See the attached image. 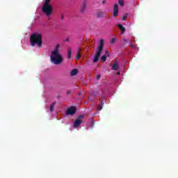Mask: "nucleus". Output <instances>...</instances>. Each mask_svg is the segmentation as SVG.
I'll use <instances>...</instances> for the list:
<instances>
[{"mask_svg":"<svg viewBox=\"0 0 178 178\" xmlns=\"http://www.w3.org/2000/svg\"><path fill=\"white\" fill-rule=\"evenodd\" d=\"M29 41L31 47H38L41 48L42 47V35L38 32L32 33L29 38Z\"/></svg>","mask_w":178,"mask_h":178,"instance_id":"f257e3e1","label":"nucleus"},{"mask_svg":"<svg viewBox=\"0 0 178 178\" xmlns=\"http://www.w3.org/2000/svg\"><path fill=\"white\" fill-rule=\"evenodd\" d=\"M50 59L52 63H54V65H60V63H62V60L63 58L62 57V55L59 54V44H57L55 50L51 51Z\"/></svg>","mask_w":178,"mask_h":178,"instance_id":"f03ea898","label":"nucleus"},{"mask_svg":"<svg viewBox=\"0 0 178 178\" xmlns=\"http://www.w3.org/2000/svg\"><path fill=\"white\" fill-rule=\"evenodd\" d=\"M104 45H105V43L104 42V40L102 39V40H100L99 44L97 47V50L96 54L93 59V63H97V62H98V60H99L101 54H102V51L104 49Z\"/></svg>","mask_w":178,"mask_h":178,"instance_id":"7ed1b4c3","label":"nucleus"},{"mask_svg":"<svg viewBox=\"0 0 178 178\" xmlns=\"http://www.w3.org/2000/svg\"><path fill=\"white\" fill-rule=\"evenodd\" d=\"M52 6H43L42 8V11L47 16H51V15H52Z\"/></svg>","mask_w":178,"mask_h":178,"instance_id":"20e7f679","label":"nucleus"},{"mask_svg":"<svg viewBox=\"0 0 178 178\" xmlns=\"http://www.w3.org/2000/svg\"><path fill=\"white\" fill-rule=\"evenodd\" d=\"M87 6H88L87 1L83 0L80 6V10H79L80 13H81L82 15H84V13H86V10H87Z\"/></svg>","mask_w":178,"mask_h":178,"instance_id":"39448f33","label":"nucleus"},{"mask_svg":"<svg viewBox=\"0 0 178 178\" xmlns=\"http://www.w3.org/2000/svg\"><path fill=\"white\" fill-rule=\"evenodd\" d=\"M77 112V108L76 106H71L67 109L65 115L69 116V115H74Z\"/></svg>","mask_w":178,"mask_h":178,"instance_id":"423d86ee","label":"nucleus"},{"mask_svg":"<svg viewBox=\"0 0 178 178\" xmlns=\"http://www.w3.org/2000/svg\"><path fill=\"white\" fill-rule=\"evenodd\" d=\"M119 15V5L115 4L113 7V16L116 17Z\"/></svg>","mask_w":178,"mask_h":178,"instance_id":"0eeeda50","label":"nucleus"},{"mask_svg":"<svg viewBox=\"0 0 178 178\" xmlns=\"http://www.w3.org/2000/svg\"><path fill=\"white\" fill-rule=\"evenodd\" d=\"M83 123V121L80 119H76L74 122V129H77V127H80V124Z\"/></svg>","mask_w":178,"mask_h":178,"instance_id":"6e6552de","label":"nucleus"},{"mask_svg":"<svg viewBox=\"0 0 178 178\" xmlns=\"http://www.w3.org/2000/svg\"><path fill=\"white\" fill-rule=\"evenodd\" d=\"M112 70H119V65H118V60H115L114 64L111 67Z\"/></svg>","mask_w":178,"mask_h":178,"instance_id":"1a4fd4ad","label":"nucleus"},{"mask_svg":"<svg viewBox=\"0 0 178 178\" xmlns=\"http://www.w3.org/2000/svg\"><path fill=\"white\" fill-rule=\"evenodd\" d=\"M118 27H119L120 30L121 31V34H124V32L126 31V28L123 26V25L119 24H118Z\"/></svg>","mask_w":178,"mask_h":178,"instance_id":"9d476101","label":"nucleus"},{"mask_svg":"<svg viewBox=\"0 0 178 178\" xmlns=\"http://www.w3.org/2000/svg\"><path fill=\"white\" fill-rule=\"evenodd\" d=\"M67 58L68 59H70L72 58V47H69L67 50Z\"/></svg>","mask_w":178,"mask_h":178,"instance_id":"9b49d317","label":"nucleus"},{"mask_svg":"<svg viewBox=\"0 0 178 178\" xmlns=\"http://www.w3.org/2000/svg\"><path fill=\"white\" fill-rule=\"evenodd\" d=\"M77 73H79V70L77 69H73L71 71L70 75L71 76H76V74H77Z\"/></svg>","mask_w":178,"mask_h":178,"instance_id":"f8f14e48","label":"nucleus"},{"mask_svg":"<svg viewBox=\"0 0 178 178\" xmlns=\"http://www.w3.org/2000/svg\"><path fill=\"white\" fill-rule=\"evenodd\" d=\"M81 51V49L80 48L78 49V53L76 54V56L75 58V60H79V59H80V57L81 56V55L80 54V51Z\"/></svg>","mask_w":178,"mask_h":178,"instance_id":"ddd939ff","label":"nucleus"},{"mask_svg":"<svg viewBox=\"0 0 178 178\" xmlns=\"http://www.w3.org/2000/svg\"><path fill=\"white\" fill-rule=\"evenodd\" d=\"M97 19H102V12L98 11L96 15Z\"/></svg>","mask_w":178,"mask_h":178,"instance_id":"4468645a","label":"nucleus"},{"mask_svg":"<svg viewBox=\"0 0 178 178\" xmlns=\"http://www.w3.org/2000/svg\"><path fill=\"white\" fill-rule=\"evenodd\" d=\"M55 105H56V102H54L50 106V112H54V108H55Z\"/></svg>","mask_w":178,"mask_h":178,"instance_id":"2eb2a0df","label":"nucleus"},{"mask_svg":"<svg viewBox=\"0 0 178 178\" xmlns=\"http://www.w3.org/2000/svg\"><path fill=\"white\" fill-rule=\"evenodd\" d=\"M101 62H106V55H103L100 58Z\"/></svg>","mask_w":178,"mask_h":178,"instance_id":"dca6fc26","label":"nucleus"},{"mask_svg":"<svg viewBox=\"0 0 178 178\" xmlns=\"http://www.w3.org/2000/svg\"><path fill=\"white\" fill-rule=\"evenodd\" d=\"M51 2V0H45L43 6H51V4H49V3Z\"/></svg>","mask_w":178,"mask_h":178,"instance_id":"f3484780","label":"nucleus"},{"mask_svg":"<svg viewBox=\"0 0 178 178\" xmlns=\"http://www.w3.org/2000/svg\"><path fill=\"white\" fill-rule=\"evenodd\" d=\"M118 3L122 7L124 6V1L123 0H118Z\"/></svg>","mask_w":178,"mask_h":178,"instance_id":"a211bd4d","label":"nucleus"},{"mask_svg":"<svg viewBox=\"0 0 178 178\" xmlns=\"http://www.w3.org/2000/svg\"><path fill=\"white\" fill-rule=\"evenodd\" d=\"M116 41H118V38H113L111 40V44H115V42H116Z\"/></svg>","mask_w":178,"mask_h":178,"instance_id":"6ab92c4d","label":"nucleus"},{"mask_svg":"<svg viewBox=\"0 0 178 178\" xmlns=\"http://www.w3.org/2000/svg\"><path fill=\"white\" fill-rule=\"evenodd\" d=\"M99 105H100L101 106H104V104H105V103H104V99H102V101L99 100Z\"/></svg>","mask_w":178,"mask_h":178,"instance_id":"aec40b11","label":"nucleus"},{"mask_svg":"<svg viewBox=\"0 0 178 178\" xmlns=\"http://www.w3.org/2000/svg\"><path fill=\"white\" fill-rule=\"evenodd\" d=\"M127 14H125L123 17H122V20H126V19H127Z\"/></svg>","mask_w":178,"mask_h":178,"instance_id":"412c9836","label":"nucleus"},{"mask_svg":"<svg viewBox=\"0 0 178 178\" xmlns=\"http://www.w3.org/2000/svg\"><path fill=\"white\" fill-rule=\"evenodd\" d=\"M78 118L79 119H84V115H79Z\"/></svg>","mask_w":178,"mask_h":178,"instance_id":"4be33fe9","label":"nucleus"},{"mask_svg":"<svg viewBox=\"0 0 178 178\" xmlns=\"http://www.w3.org/2000/svg\"><path fill=\"white\" fill-rule=\"evenodd\" d=\"M97 109H98V111H102V106H99L98 107H97Z\"/></svg>","mask_w":178,"mask_h":178,"instance_id":"5701e85b","label":"nucleus"},{"mask_svg":"<svg viewBox=\"0 0 178 178\" xmlns=\"http://www.w3.org/2000/svg\"><path fill=\"white\" fill-rule=\"evenodd\" d=\"M101 79V74H97V80H99Z\"/></svg>","mask_w":178,"mask_h":178,"instance_id":"b1692460","label":"nucleus"},{"mask_svg":"<svg viewBox=\"0 0 178 178\" xmlns=\"http://www.w3.org/2000/svg\"><path fill=\"white\" fill-rule=\"evenodd\" d=\"M65 19V15L63 14L61 15L60 20H63Z\"/></svg>","mask_w":178,"mask_h":178,"instance_id":"393cba45","label":"nucleus"},{"mask_svg":"<svg viewBox=\"0 0 178 178\" xmlns=\"http://www.w3.org/2000/svg\"><path fill=\"white\" fill-rule=\"evenodd\" d=\"M70 92H71L70 90H67V92H66L67 95H69V94H70Z\"/></svg>","mask_w":178,"mask_h":178,"instance_id":"a878e982","label":"nucleus"},{"mask_svg":"<svg viewBox=\"0 0 178 178\" xmlns=\"http://www.w3.org/2000/svg\"><path fill=\"white\" fill-rule=\"evenodd\" d=\"M129 47H131V48H134L135 46H134V44H129Z\"/></svg>","mask_w":178,"mask_h":178,"instance_id":"bb28decb","label":"nucleus"},{"mask_svg":"<svg viewBox=\"0 0 178 178\" xmlns=\"http://www.w3.org/2000/svg\"><path fill=\"white\" fill-rule=\"evenodd\" d=\"M106 54L107 55V56H109V51H106Z\"/></svg>","mask_w":178,"mask_h":178,"instance_id":"cd10ccee","label":"nucleus"},{"mask_svg":"<svg viewBox=\"0 0 178 178\" xmlns=\"http://www.w3.org/2000/svg\"><path fill=\"white\" fill-rule=\"evenodd\" d=\"M105 2H106V1H105V0H103V1H102L103 5H105Z\"/></svg>","mask_w":178,"mask_h":178,"instance_id":"c85d7f7f","label":"nucleus"},{"mask_svg":"<svg viewBox=\"0 0 178 178\" xmlns=\"http://www.w3.org/2000/svg\"><path fill=\"white\" fill-rule=\"evenodd\" d=\"M57 99H60V95H58V96H57Z\"/></svg>","mask_w":178,"mask_h":178,"instance_id":"c756f323","label":"nucleus"},{"mask_svg":"<svg viewBox=\"0 0 178 178\" xmlns=\"http://www.w3.org/2000/svg\"><path fill=\"white\" fill-rule=\"evenodd\" d=\"M78 95H81V92H79L78 93Z\"/></svg>","mask_w":178,"mask_h":178,"instance_id":"7c9ffc66","label":"nucleus"},{"mask_svg":"<svg viewBox=\"0 0 178 178\" xmlns=\"http://www.w3.org/2000/svg\"><path fill=\"white\" fill-rule=\"evenodd\" d=\"M117 74L118 75L120 74V72H117Z\"/></svg>","mask_w":178,"mask_h":178,"instance_id":"2f4dec72","label":"nucleus"},{"mask_svg":"<svg viewBox=\"0 0 178 178\" xmlns=\"http://www.w3.org/2000/svg\"><path fill=\"white\" fill-rule=\"evenodd\" d=\"M66 41H67V42H69V38H67V39H66Z\"/></svg>","mask_w":178,"mask_h":178,"instance_id":"473e14b6","label":"nucleus"},{"mask_svg":"<svg viewBox=\"0 0 178 178\" xmlns=\"http://www.w3.org/2000/svg\"><path fill=\"white\" fill-rule=\"evenodd\" d=\"M92 126H94V123H92Z\"/></svg>","mask_w":178,"mask_h":178,"instance_id":"72a5a7b5","label":"nucleus"},{"mask_svg":"<svg viewBox=\"0 0 178 178\" xmlns=\"http://www.w3.org/2000/svg\"><path fill=\"white\" fill-rule=\"evenodd\" d=\"M124 41H126V39H124Z\"/></svg>","mask_w":178,"mask_h":178,"instance_id":"f704fd0d","label":"nucleus"}]
</instances>
